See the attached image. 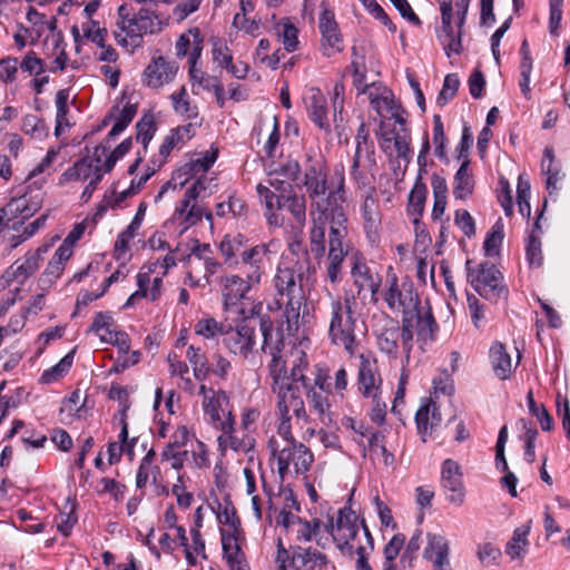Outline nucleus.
<instances>
[{
  "mask_svg": "<svg viewBox=\"0 0 570 570\" xmlns=\"http://www.w3.org/2000/svg\"><path fill=\"white\" fill-rule=\"evenodd\" d=\"M274 242L268 244H258L249 248H245L242 253L239 271L256 284L261 283L262 276L265 273L266 264L271 261L273 253Z\"/></svg>",
  "mask_w": 570,
  "mask_h": 570,
  "instance_id": "obj_11",
  "label": "nucleus"
},
{
  "mask_svg": "<svg viewBox=\"0 0 570 570\" xmlns=\"http://www.w3.org/2000/svg\"><path fill=\"white\" fill-rule=\"evenodd\" d=\"M136 140L141 142L144 149H147L149 141L153 139L156 131V125L153 115H144L136 124Z\"/></svg>",
  "mask_w": 570,
  "mask_h": 570,
  "instance_id": "obj_50",
  "label": "nucleus"
},
{
  "mask_svg": "<svg viewBox=\"0 0 570 570\" xmlns=\"http://www.w3.org/2000/svg\"><path fill=\"white\" fill-rule=\"evenodd\" d=\"M460 86L459 77L455 73H449L444 78L442 89L436 98V104L445 106L456 94Z\"/></svg>",
  "mask_w": 570,
  "mask_h": 570,
  "instance_id": "obj_57",
  "label": "nucleus"
},
{
  "mask_svg": "<svg viewBox=\"0 0 570 570\" xmlns=\"http://www.w3.org/2000/svg\"><path fill=\"white\" fill-rule=\"evenodd\" d=\"M245 248V238L240 234H227L219 244V252L225 264L229 267H236L239 265L238 258H240Z\"/></svg>",
  "mask_w": 570,
  "mask_h": 570,
  "instance_id": "obj_30",
  "label": "nucleus"
},
{
  "mask_svg": "<svg viewBox=\"0 0 570 570\" xmlns=\"http://www.w3.org/2000/svg\"><path fill=\"white\" fill-rule=\"evenodd\" d=\"M468 10L469 2H441L440 8L441 18L446 11L450 22H453L456 29H463Z\"/></svg>",
  "mask_w": 570,
  "mask_h": 570,
  "instance_id": "obj_43",
  "label": "nucleus"
},
{
  "mask_svg": "<svg viewBox=\"0 0 570 570\" xmlns=\"http://www.w3.org/2000/svg\"><path fill=\"white\" fill-rule=\"evenodd\" d=\"M542 174L547 176L546 188L550 194L558 189V181L563 177L561 173V165L556 161V156L552 147H546L543 150V158L541 161Z\"/></svg>",
  "mask_w": 570,
  "mask_h": 570,
  "instance_id": "obj_33",
  "label": "nucleus"
},
{
  "mask_svg": "<svg viewBox=\"0 0 570 570\" xmlns=\"http://www.w3.org/2000/svg\"><path fill=\"white\" fill-rule=\"evenodd\" d=\"M12 224V229L19 232V227L27 219L24 218V195L22 197L12 198L6 206L0 208V233L8 226L11 220L18 219Z\"/></svg>",
  "mask_w": 570,
  "mask_h": 570,
  "instance_id": "obj_35",
  "label": "nucleus"
},
{
  "mask_svg": "<svg viewBox=\"0 0 570 570\" xmlns=\"http://www.w3.org/2000/svg\"><path fill=\"white\" fill-rule=\"evenodd\" d=\"M210 397L203 401L204 411L209 415L213 425L222 430L224 434L234 431L235 420L232 411L228 410V396L224 391H209Z\"/></svg>",
  "mask_w": 570,
  "mask_h": 570,
  "instance_id": "obj_13",
  "label": "nucleus"
},
{
  "mask_svg": "<svg viewBox=\"0 0 570 570\" xmlns=\"http://www.w3.org/2000/svg\"><path fill=\"white\" fill-rule=\"evenodd\" d=\"M525 255L528 263L531 267H540L543 263L542 249H541V240L538 235H533L531 233L528 238V244L525 247Z\"/></svg>",
  "mask_w": 570,
  "mask_h": 570,
  "instance_id": "obj_58",
  "label": "nucleus"
},
{
  "mask_svg": "<svg viewBox=\"0 0 570 570\" xmlns=\"http://www.w3.org/2000/svg\"><path fill=\"white\" fill-rule=\"evenodd\" d=\"M312 227L309 230V252L320 262L326 253V223L332 225V209L309 210Z\"/></svg>",
  "mask_w": 570,
  "mask_h": 570,
  "instance_id": "obj_17",
  "label": "nucleus"
},
{
  "mask_svg": "<svg viewBox=\"0 0 570 570\" xmlns=\"http://www.w3.org/2000/svg\"><path fill=\"white\" fill-rule=\"evenodd\" d=\"M137 114V105L127 102L120 111L115 125L108 134V138H115L120 135L132 121Z\"/></svg>",
  "mask_w": 570,
  "mask_h": 570,
  "instance_id": "obj_51",
  "label": "nucleus"
},
{
  "mask_svg": "<svg viewBox=\"0 0 570 570\" xmlns=\"http://www.w3.org/2000/svg\"><path fill=\"white\" fill-rule=\"evenodd\" d=\"M426 196L428 187L425 183L415 181L409 195L406 212L412 217L413 225H416V229L420 227V218L424 212Z\"/></svg>",
  "mask_w": 570,
  "mask_h": 570,
  "instance_id": "obj_34",
  "label": "nucleus"
},
{
  "mask_svg": "<svg viewBox=\"0 0 570 570\" xmlns=\"http://www.w3.org/2000/svg\"><path fill=\"white\" fill-rule=\"evenodd\" d=\"M382 379L379 373L377 361L368 355H360V365L357 372L358 391L364 396L380 393Z\"/></svg>",
  "mask_w": 570,
  "mask_h": 570,
  "instance_id": "obj_19",
  "label": "nucleus"
},
{
  "mask_svg": "<svg viewBox=\"0 0 570 570\" xmlns=\"http://www.w3.org/2000/svg\"><path fill=\"white\" fill-rule=\"evenodd\" d=\"M73 354L75 351L69 352L66 356H63L59 363H57L55 366H52L49 370H46L41 375V382L49 384L52 383L60 377H62L71 367L73 362Z\"/></svg>",
  "mask_w": 570,
  "mask_h": 570,
  "instance_id": "obj_46",
  "label": "nucleus"
},
{
  "mask_svg": "<svg viewBox=\"0 0 570 570\" xmlns=\"http://www.w3.org/2000/svg\"><path fill=\"white\" fill-rule=\"evenodd\" d=\"M529 524L520 525L513 531V535L504 549L505 554L509 556L512 560L522 559L525 556L527 547L529 546Z\"/></svg>",
  "mask_w": 570,
  "mask_h": 570,
  "instance_id": "obj_38",
  "label": "nucleus"
},
{
  "mask_svg": "<svg viewBox=\"0 0 570 570\" xmlns=\"http://www.w3.org/2000/svg\"><path fill=\"white\" fill-rule=\"evenodd\" d=\"M271 389L276 395V416L279 421L277 432L284 439H292L291 412L298 423H309L302 391L291 382L271 384Z\"/></svg>",
  "mask_w": 570,
  "mask_h": 570,
  "instance_id": "obj_4",
  "label": "nucleus"
},
{
  "mask_svg": "<svg viewBox=\"0 0 570 570\" xmlns=\"http://www.w3.org/2000/svg\"><path fill=\"white\" fill-rule=\"evenodd\" d=\"M291 357L293 358L292 368L287 380L307 392L314 386L312 385V379L305 373L308 370L306 353L303 350L293 346L291 347Z\"/></svg>",
  "mask_w": 570,
  "mask_h": 570,
  "instance_id": "obj_24",
  "label": "nucleus"
},
{
  "mask_svg": "<svg viewBox=\"0 0 570 570\" xmlns=\"http://www.w3.org/2000/svg\"><path fill=\"white\" fill-rule=\"evenodd\" d=\"M212 55L213 60L222 68L229 65L233 59L232 50L220 39H213Z\"/></svg>",
  "mask_w": 570,
  "mask_h": 570,
  "instance_id": "obj_64",
  "label": "nucleus"
},
{
  "mask_svg": "<svg viewBox=\"0 0 570 570\" xmlns=\"http://www.w3.org/2000/svg\"><path fill=\"white\" fill-rule=\"evenodd\" d=\"M222 546L224 558L226 559L230 570H246L247 564L244 553L237 543V538L234 533H229L225 529H220Z\"/></svg>",
  "mask_w": 570,
  "mask_h": 570,
  "instance_id": "obj_28",
  "label": "nucleus"
},
{
  "mask_svg": "<svg viewBox=\"0 0 570 570\" xmlns=\"http://www.w3.org/2000/svg\"><path fill=\"white\" fill-rule=\"evenodd\" d=\"M273 286L277 307H284L287 330H297L301 322V309L306 302L302 266L297 262L279 264L273 277Z\"/></svg>",
  "mask_w": 570,
  "mask_h": 570,
  "instance_id": "obj_2",
  "label": "nucleus"
},
{
  "mask_svg": "<svg viewBox=\"0 0 570 570\" xmlns=\"http://www.w3.org/2000/svg\"><path fill=\"white\" fill-rule=\"evenodd\" d=\"M441 413L434 403L422 405L417 410L415 422L423 442H426V436L432 434L433 430L441 423Z\"/></svg>",
  "mask_w": 570,
  "mask_h": 570,
  "instance_id": "obj_29",
  "label": "nucleus"
},
{
  "mask_svg": "<svg viewBox=\"0 0 570 570\" xmlns=\"http://www.w3.org/2000/svg\"><path fill=\"white\" fill-rule=\"evenodd\" d=\"M356 520L357 517L355 512L350 508H343L338 511L335 529L340 535V539L344 540L342 549H353L348 541L353 540L357 535L358 527L356 524Z\"/></svg>",
  "mask_w": 570,
  "mask_h": 570,
  "instance_id": "obj_31",
  "label": "nucleus"
},
{
  "mask_svg": "<svg viewBox=\"0 0 570 570\" xmlns=\"http://www.w3.org/2000/svg\"><path fill=\"white\" fill-rule=\"evenodd\" d=\"M374 167V150L366 147H363L362 149L358 146L355 149L351 170L354 180L362 187L368 185L371 183L370 176H372V170Z\"/></svg>",
  "mask_w": 570,
  "mask_h": 570,
  "instance_id": "obj_22",
  "label": "nucleus"
},
{
  "mask_svg": "<svg viewBox=\"0 0 570 570\" xmlns=\"http://www.w3.org/2000/svg\"><path fill=\"white\" fill-rule=\"evenodd\" d=\"M465 268L471 286L481 297L492 303L508 298L509 288L495 265L484 262L473 269L469 259L465 263Z\"/></svg>",
  "mask_w": 570,
  "mask_h": 570,
  "instance_id": "obj_8",
  "label": "nucleus"
},
{
  "mask_svg": "<svg viewBox=\"0 0 570 570\" xmlns=\"http://www.w3.org/2000/svg\"><path fill=\"white\" fill-rule=\"evenodd\" d=\"M278 36L282 37L284 48L287 52H293L297 50L299 41H298V30L297 28L286 19L278 27Z\"/></svg>",
  "mask_w": 570,
  "mask_h": 570,
  "instance_id": "obj_52",
  "label": "nucleus"
},
{
  "mask_svg": "<svg viewBox=\"0 0 570 570\" xmlns=\"http://www.w3.org/2000/svg\"><path fill=\"white\" fill-rule=\"evenodd\" d=\"M347 217L341 218L336 216L332 220L328 233V250L325 253L324 271L325 279L332 285H336L342 281L343 264L350 252L347 240Z\"/></svg>",
  "mask_w": 570,
  "mask_h": 570,
  "instance_id": "obj_6",
  "label": "nucleus"
},
{
  "mask_svg": "<svg viewBox=\"0 0 570 570\" xmlns=\"http://www.w3.org/2000/svg\"><path fill=\"white\" fill-rule=\"evenodd\" d=\"M376 275L372 274L370 267L363 257L358 255L353 256V264L351 267V277L353 285L356 288V298L364 299L365 292L368 284Z\"/></svg>",
  "mask_w": 570,
  "mask_h": 570,
  "instance_id": "obj_32",
  "label": "nucleus"
},
{
  "mask_svg": "<svg viewBox=\"0 0 570 570\" xmlns=\"http://www.w3.org/2000/svg\"><path fill=\"white\" fill-rule=\"evenodd\" d=\"M71 255L72 250L67 249V247H58L53 257L50 259L42 273V282L51 284L59 278L65 269V263L71 257Z\"/></svg>",
  "mask_w": 570,
  "mask_h": 570,
  "instance_id": "obj_40",
  "label": "nucleus"
},
{
  "mask_svg": "<svg viewBox=\"0 0 570 570\" xmlns=\"http://www.w3.org/2000/svg\"><path fill=\"white\" fill-rule=\"evenodd\" d=\"M530 183L528 179H525L522 175L518 178V186H517V203L519 207V213L525 217L529 218L531 215V207H530Z\"/></svg>",
  "mask_w": 570,
  "mask_h": 570,
  "instance_id": "obj_53",
  "label": "nucleus"
},
{
  "mask_svg": "<svg viewBox=\"0 0 570 570\" xmlns=\"http://www.w3.org/2000/svg\"><path fill=\"white\" fill-rule=\"evenodd\" d=\"M414 318L415 314L402 316L401 327L400 328V338L402 342V347L405 353L406 363L410 360V353L413 347V330H414Z\"/></svg>",
  "mask_w": 570,
  "mask_h": 570,
  "instance_id": "obj_47",
  "label": "nucleus"
},
{
  "mask_svg": "<svg viewBox=\"0 0 570 570\" xmlns=\"http://www.w3.org/2000/svg\"><path fill=\"white\" fill-rule=\"evenodd\" d=\"M205 214V207L197 203L190 204L189 208L184 213H177V208L174 213V218L180 220V225L184 226V230L198 224L203 215Z\"/></svg>",
  "mask_w": 570,
  "mask_h": 570,
  "instance_id": "obj_49",
  "label": "nucleus"
},
{
  "mask_svg": "<svg viewBox=\"0 0 570 570\" xmlns=\"http://www.w3.org/2000/svg\"><path fill=\"white\" fill-rule=\"evenodd\" d=\"M490 358L495 375L501 380H507L511 373V357L501 343H495L490 348Z\"/></svg>",
  "mask_w": 570,
  "mask_h": 570,
  "instance_id": "obj_39",
  "label": "nucleus"
},
{
  "mask_svg": "<svg viewBox=\"0 0 570 570\" xmlns=\"http://www.w3.org/2000/svg\"><path fill=\"white\" fill-rule=\"evenodd\" d=\"M476 556L483 566H494L501 557V550L492 543L487 542L478 546Z\"/></svg>",
  "mask_w": 570,
  "mask_h": 570,
  "instance_id": "obj_63",
  "label": "nucleus"
},
{
  "mask_svg": "<svg viewBox=\"0 0 570 570\" xmlns=\"http://www.w3.org/2000/svg\"><path fill=\"white\" fill-rule=\"evenodd\" d=\"M288 444L281 451L274 446L276 441L269 440L272 453L277 458V470L281 479L283 480L288 472L291 463H293L295 472L303 474L307 472L313 463V453L303 443H297L292 435V439H284Z\"/></svg>",
  "mask_w": 570,
  "mask_h": 570,
  "instance_id": "obj_9",
  "label": "nucleus"
},
{
  "mask_svg": "<svg viewBox=\"0 0 570 570\" xmlns=\"http://www.w3.org/2000/svg\"><path fill=\"white\" fill-rule=\"evenodd\" d=\"M287 188L288 194H278L277 207L288 210L295 222L299 226H304L306 222V198L304 195H297L292 185H287Z\"/></svg>",
  "mask_w": 570,
  "mask_h": 570,
  "instance_id": "obj_27",
  "label": "nucleus"
},
{
  "mask_svg": "<svg viewBox=\"0 0 570 570\" xmlns=\"http://www.w3.org/2000/svg\"><path fill=\"white\" fill-rule=\"evenodd\" d=\"M22 130L26 135L41 138L47 136L45 121L36 115H26L22 120Z\"/></svg>",
  "mask_w": 570,
  "mask_h": 570,
  "instance_id": "obj_61",
  "label": "nucleus"
},
{
  "mask_svg": "<svg viewBox=\"0 0 570 570\" xmlns=\"http://www.w3.org/2000/svg\"><path fill=\"white\" fill-rule=\"evenodd\" d=\"M51 245L52 243L43 244L36 250L28 252L23 259H17L6 269L4 274L2 275L4 282L8 285L11 283H17L19 285L24 284V282L38 271L40 263L43 259L42 255L48 252Z\"/></svg>",
  "mask_w": 570,
  "mask_h": 570,
  "instance_id": "obj_12",
  "label": "nucleus"
},
{
  "mask_svg": "<svg viewBox=\"0 0 570 570\" xmlns=\"http://www.w3.org/2000/svg\"><path fill=\"white\" fill-rule=\"evenodd\" d=\"M318 28L322 33L324 53L330 57L335 51H342V36L333 11L328 9L322 11Z\"/></svg>",
  "mask_w": 570,
  "mask_h": 570,
  "instance_id": "obj_20",
  "label": "nucleus"
},
{
  "mask_svg": "<svg viewBox=\"0 0 570 570\" xmlns=\"http://www.w3.org/2000/svg\"><path fill=\"white\" fill-rule=\"evenodd\" d=\"M389 286L383 294V298L389 308L393 312H401L402 316L415 314V308L420 306V297L411 282L399 283L397 276L389 274Z\"/></svg>",
  "mask_w": 570,
  "mask_h": 570,
  "instance_id": "obj_10",
  "label": "nucleus"
},
{
  "mask_svg": "<svg viewBox=\"0 0 570 570\" xmlns=\"http://www.w3.org/2000/svg\"><path fill=\"white\" fill-rule=\"evenodd\" d=\"M328 394L330 392L317 391L315 386L306 392V397L311 407L317 414V420L323 424L332 422Z\"/></svg>",
  "mask_w": 570,
  "mask_h": 570,
  "instance_id": "obj_36",
  "label": "nucleus"
},
{
  "mask_svg": "<svg viewBox=\"0 0 570 570\" xmlns=\"http://www.w3.org/2000/svg\"><path fill=\"white\" fill-rule=\"evenodd\" d=\"M254 2H240L242 12H237L234 17L233 24L239 30L247 33H254L258 30L259 21L255 18H249L247 14L253 11Z\"/></svg>",
  "mask_w": 570,
  "mask_h": 570,
  "instance_id": "obj_44",
  "label": "nucleus"
},
{
  "mask_svg": "<svg viewBox=\"0 0 570 570\" xmlns=\"http://www.w3.org/2000/svg\"><path fill=\"white\" fill-rule=\"evenodd\" d=\"M384 434L381 432H371L368 438V450L371 452H380L383 456V462L386 466H390L394 462V455L387 451L384 444Z\"/></svg>",
  "mask_w": 570,
  "mask_h": 570,
  "instance_id": "obj_59",
  "label": "nucleus"
},
{
  "mask_svg": "<svg viewBox=\"0 0 570 570\" xmlns=\"http://www.w3.org/2000/svg\"><path fill=\"white\" fill-rule=\"evenodd\" d=\"M469 160H464L454 176L453 195L456 199H465L473 193V181L469 175Z\"/></svg>",
  "mask_w": 570,
  "mask_h": 570,
  "instance_id": "obj_41",
  "label": "nucleus"
},
{
  "mask_svg": "<svg viewBox=\"0 0 570 570\" xmlns=\"http://www.w3.org/2000/svg\"><path fill=\"white\" fill-rule=\"evenodd\" d=\"M363 217L365 229L368 233L376 232L377 226L380 225V213L377 212L376 204L373 199H365L363 204Z\"/></svg>",
  "mask_w": 570,
  "mask_h": 570,
  "instance_id": "obj_62",
  "label": "nucleus"
},
{
  "mask_svg": "<svg viewBox=\"0 0 570 570\" xmlns=\"http://www.w3.org/2000/svg\"><path fill=\"white\" fill-rule=\"evenodd\" d=\"M170 98L176 112L186 115L188 118L197 117L196 107H191L187 90L184 86L178 91L174 92Z\"/></svg>",
  "mask_w": 570,
  "mask_h": 570,
  "instance_id": "obj_55",
  "label": "nucleus"
},
{
  "mask_svg": "<svg viewBox=\"0 0 570 570\" xmlns=\"http://www.w3.org/2000/svg\"><path fill=\"white\" fill-rule=\"evenodd\" d=\"M357 306L355 294L345 292L343 297H331L327 308L328 338L332 344L343 346L353 355L357 348Z\"/></svg>",
  "mask_w": 570,
  "mask_h": 570,
  "instance_id": "obj_3",
  "label": "nucleus"
},
{
  "mask_svg": "<svg viewBox=\"0 0 570 570\" xmlns=\"http://www.w3.org/2000/svg\"><path fill=\"white\" fill-rule=\"evenodd\" d=\"M446 137L444 134V127L440 115L433 117V144L435 146V155L440 159H444Z\"/></svg>",
  "mask_w": 570,
  "mask_h": 570,
  "instance_id": "obj_60",
  "label": "nucleus"
},
{
  "mask_svg": "<svg viewBox=\"0 0 570 570\" xmlns=\"http://www.w3.org/2000/svg\"><path fill=\"white\" fill-rule=\"evenodd\" d=\"M223 344L235 355L247 358L255 347V327L247 322L238 324L236 327L226 326L223 336Z\"/></svg>",
  "mask_w": 570,
  "mask_h": 570,
  "instance_id": "obj_14",
  "label": "nucleus"
},
{
  "mask_svg": "<svg viewBox=\"0 0 570 570\" xmlns=\"http://www.w3.org/2000/svg\"><path fill=\"white\" fill-rule=\"evenodd\" d=\"M438 39L443 46L445 53L450 57L451 53L460 55L462 47V29H456L453 22H450L446 11L442 17V26L438 31Z\"/></svg>",
  "mask_w": 570,
  "mask_h": 570,
  "instance_id": "obj_25",
  "label": "nucleus"
},
{
  "mask_svg": "<svg viewBox=\"0 0 570 570\" xmlns=\"http://www.w3.org/2000/svg\"><path fill=\"white\" fill-rule=\"evenodd\" d=\"M107 153L104 146H97L94 157L85 156L78 159L63 175L73 180H87L91 177L96 164L101 163L102 156Z\"/></svg>",
  "mask_w": 570,
  "mask_h": 570,
  "instance_id": "obj_26",
  "label": "nucleus"
},
{
  "mask_svg": "<svg viewBox=\"0 0 570 570\" xmlns=\"http://www.w3.org/2000/svg\"><path fill=\"white\" fill-rule=\"evenodd\" d=\"M503 240V224L499 219L491 228V232L487 235L483 249L485 255L491 256L498 253Z\"/></svg>",
  "mask_w": 570,
  "mask_h": 570,
  "instance_id": "obj_56",
  "label": "nucleus"
},
{
  "mask_svg": "<svg viewBox=\"0 0 570 570\" xmlns=\"http://www.w3.org/2000/svg\"><path fill=\"white\" fill-rule=\"evenodd\" d=\"M225 324L218 323L213 317L202 318L195 325V333L205 338H214L217 335L224 336Z\"/></svg>",
  "mask_w": 570,
  "mask_h": 570,
  "instance_id": "obj_48",
  "label": "nucleus"
},
{
  "mask_svg": "<svg viewBox=\"0 0 570 570\" xmlns=\"http://www.w3.org/2000/svg\"><path fill=\"white\" fill-rule=\"evenodd\" d=\"M528 406L530 413L537 417L542 431H551L553 428V419L544 407V405H538L533 399V393L530 391L527 395Z\"/></svg>",
  "mask_w": 570,
  "mask_h": 570,
  "instance_id": "obj_54",
  "label": "nucleus"
},
{
  "mask_svg": "<svg viewBox=\"0 0 570 570\" xmlns=\"http://www.w3.org/2000/svg\"><path fill=\"white\" fill-rule=\"evenodd\" d=\"M219 285L224 309L229 311L245 299L252 287L257 284L249 281L247 276L242 277L236 274H225L220 276Z\"/></svg>",
  "mask_w": 570,
  "mask_h": 570,
  "instance_id": "obj_16",
  "label": "nucleus"
},
{
  "mask_svg": "<svg viewBox=\"0 0 570 570\" xmlns=\"http://www.w3.org/2000/svg\"><path fill=\"white\" fill-rule=\"evenodd\" d=\"M178 71L176 62L163 56L154 57L142 73V82L150 88H160L170 82Z\"/></svg>",
  "mask_w": 570,
  "mask_h": 570,
  "instance_id": "obj_18",
  "label": "nucleus"
},
{
  "mask_svg": "<svg viewBox=\"0 0 570 570\" xmlns=\"http://www.w3.org/2000/svg\"><path fill=\"white\" fill-rule=\"evenodd\" d=\"M303 186L309 199V210L332 209V220L340 215L345 218L344 171L335 170L330 179V170L321 155L307 154L303 161Z\"/></svg>",
  "mask_w": 570,
  "mask_h": 570,
  "instance_id": "obj_1",
  "label": "nucleus"
},
{
  "mask_svg": "<svg viewBox=\"0 0 570 570\" xmlns=\"http://www.w3.org/2000/svg\"><path fill=\"white\" fill-rule=\"evenodd\" d=\"M259 326L264 338L262 351L272 357L268 364L272 384L288 382L287 364H292L293 358L291 350H286L283 331L274 328L273 322L267 315L259 318Z\"/></svg>",
  "mask_w": 570,
  "mask_h": 570,
  "instance_id": "obj_5",
  "label": "nucleus"
},
{
  "mask_svg": "<svg viewBox=\"0 0 570 570\" xmlns=\"http://www.w3.org/2000/svg\"><path fill=\"white\" fill-rule=\"evenodd\" d=\"M441 487L445 493L446 500L455 505L461 507L465 499V489L462 481V472L460 464L446 459L441 470Z\"/></svg>",
  "mask_w": 570,
  "mask_h": 570,
  "instance_id": "obj_15",
  "label": "nucleus"
},
{
  "mask_svg": "<svg viewBox=\"0 0 570 570\" xmlns=\"http://www.w3.org/2000/svg\"><path fill=\"white\" fill-rule=\"evenodd\" d=\"M119 22L118 27L121 32H115V38L118 45L126 47L128 41L126 37L132 40L139 39L144 33H155L161 30L163 20L155 13L154 10L141 8L137 13H130L127 3H124L118 9Z\"/></svg>",
  "mask_w": 570,
  "mask_h": 570,
  "instance_id": "obj_7",
  "label": "nucleus"
},
{
  "mask_svg": "<svg viewBox=\"0 0 570 570\" xmlns=\"http://www.w3.org/2000/svg\"><path fill=\"white\" fill-rule=\"evenodd\" d=\"M449 543L443 535L428 533L423 557L433 563V570H451Z\"/></svg>",
  "mask_w": 570,
  "mask_h": 570,
  "instance_id": "obj_21",
  "label": "nucleus"
},
{
  "mask_svg": "<svg viewBox=\"0 0 570 570\" xmlns=\"http://www.w3.org/2000/svg\"><path fill=\"white\" fill-rule=\"evenodd\" d=\"M400 338V328L399 326H393L390 328H385L377 337V344L380 350L383 353L392 355L396 357L399 344L397 341Z\"/></svg>",
  "mask_w": 570,
  "mask_h": 570,
  "instance_id": "obj_45",
  "label": "nucleus"
},
{
  "mask_svg": "<svg viewBox=\"0 0 570 570\" xmlns=\"http://www.w3.org/2000/svg\"><path fill=\"white\" fill-rule=\"evenodd\" d=\"M326 562V556L315 549L296 547L293 551L292 563L297 569L314 570L317 564Z\"/></svg>",
  "mask_w": 570,
  "mask_h": 570,
  "instance_id": "obj_37",
  "label": "nucleus"
},
{
  "mask_svg": "<svg viewBox=\"0 0 570 570\" xmlns=\"http://www.w3.org/2000/svg\"><path fill=\"white\" fill-rule=\"evenodd\" d=\"M311 120L323 129L330 128L327 118V102L318 88H311L304 99Z\"/></svg>",
  "mask_w": 570,
  "mask_h": 570,
  "instance_id": "obj_23",
  "label": "nucleus"
},
{
  "mask_svg": "<svg viewBox=\"0 0 570 570\" xmlns=\"http://www.w3.org/2000/svg\"><path fill=\"white\" fill-rule=\"evenodd\" d=\"M414 327L416 328L417 335L423 338L432 337L438 330V324L432 314L431 308L426 312H422L417 306L415 308Z\"/></svg>",
  "mask_w": 570,
  "mask_h": 570,
  "instance_id": "obj_42",
  "label": "nucleus"
}]
</instances>
